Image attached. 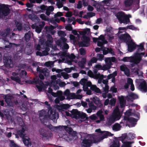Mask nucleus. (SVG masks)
I'll use <instances>...</instances> for the list:
<instances>
[{"mask_svg": "<svg viewBox=\"0 0 147 147\" xmlns=\"http://www.w3.org/2000/svg\"><path fill=\"white\" fill-rule=\"evenodd\" d=\"M3 62L6 67L11 68L13 67V63L10 57H4L3 58Z\"/></svg>", "mask_w": 147, "mask_h": 147, "instance_id": "nucleus-16", "label": "nucleus"}, {"mask_svg": "<svg viewBox=\"0 0 147 147\" xmlns=\"http://www.w3.org/2000/svg\"><path fill=\"white\" fill-rule=\"evenodd\" d=\"M70 93H69V91L68 89L66 90L63 93V95L67 97V98L69 95V94Z\"/></svg>", "mask_w": 147, "mask_h": 147, "instance_id": "nucleus-61", "label": "nucleus"}, {"mask_svg": "<svg viewBox=\"0 0 147 147\" xmlns=\"http://www.w3.org/2000/svg\"><path fill=\"white\" fill-rule=\"evenodd\" d=\"M116 16L120 23H123L125 24H127L129 22V18L131 17L130 15H126L122 12L118 13Z\"/></svg>", "mask_w": 147, "mask_h": 147, "instance_id": "nucleus-5", "label": "nucleus"}, {"mask_svg": "<svg viewBox=\"0 0 147 147\" xmlns=\"http://www.w3.org/2000/svg\"><path fill=\"white\" fill-rule=\"evenodd\" d=\"M121 127L119 124L115 123L113 127V129L115 131H117L119 130Z\"/></svg>", "mask_w": 147, "mask_h": 147, "instance_id": "nucleus-41", "label": "nucleus"}, {"mask_svg": "<svg viewBox=\"0 0 147 147\" xmlns=\"http://www.w3.org/2000/svg\"><path fill=\"white\" fill-rule=\"evenodd\" d=\"M80 82L82 85H85L87 84L88 86H90L91 85V82L90 81H88L85 78L82 79Z\"/></svg>", "mask_w": 147, "mask_h": 147, "instance_id": "nucleus-32", "label": "nucleus"}, {"mask_svg": "<svg viewBox=\"0 0 147 147\" xmlns=\"http://www.w3.org/2000/svg\"><path fill=\"white\" fill-rule=\"evenodd\" d=\"M116 58L114 57H107L105 59V61L106 63L111 66L112 65V62H115L116 61Z\"/></svg>", "mask_w": 147, "mask_h": 147, "instance_id": "nucleus-26", "label": "nucleus"}, {"mask_svg": "<svg viewBox=\"0 0 147 147\" xmlns=\"http://www.w3.org/2000/svg\"><path fill=\"white\" fill-rule=\"evenodd\" d=\"M71 113V116L76 119H78L79 114L80 112L78 111L77 109H73L70 111Z\"/></svg>", "mask_w": 147, "mask_h": 147, "instance_id": "nucleus-29", "label": "nucleus"}, {"mask_svg": "<svg viewBox=\"0 0 147 147\" xmlns=\"http://www.w3.org/2000/svg\"><path fill=\"white\" fill-rule=\"evenodd\" d=\"M32 27L33 29H36V31L37 33H39L41 30V27L37 26L36 24L32 25Z\"/></svg>", "mask_w": 147, "mask_h": 147, "instance_id": "nucleus-39", "label": "nucleus"}, {"mask_svg": "<svg viewBox=\"0 0 147 147\" xmlns=\"http://www.w3.org/2000/svg\"><path fill=\"white\" fill-rule=\"evenodd\" d=\"M48 38V40L46 45V49L44 51L42 52V54L39 52H36V55H37L42 56L43 55H46L48 54V52L50 50L48 47H51V46L52 43L53 42V39L51 36L50 35H49Z\"/></svg>", "mask_w": 147, "mask_h": 147, "instance_id": "nucleus-8", "label": "nucleus"}, {"mask_svg": "<svg viewBox=\"0 0 147 147\" xmlns=\"http://www.w3.org/2000/svg\"><path fill=\"white\" fill-rule=\"evenodd\" d=\"M9 9L5 5H0V18L7 16L9 13Z\"/></svg>", "mask_w": 147, "mask_h": 147, "instance_id": "nucleus-10", "label": "nucleus"}, {"mask_svg": "<svg viewBox=\"0 0 147 147\" xmlns=\"http://www.w3.org/2000/svg\"><path fill=\"white\" fill-rule=\"evenodd\" d=\"M24 130L23 129L22 132L20 133H19V134L20 135V137L22 138L24 144L28 146H30L31 145V142L30 140L28 137L26 136L24 133Z\"/></svg>", "mask_w": 147, "mask_h": 147, "instance_id": "nucleus-13", "label": "nucleus"}, {"mask_svg": "<svg viewBox=\"0 0 147 147\" xmlns=\"http://www.w3.org/2000/svg\"><path fill=\"white\" fill-rule=\"evenodd\" d=\"M48 116L49 118L55 122H56L58 118V113L51 109L49 110Z\"/></svg>", "mask_w": 147, "mask_h": 147, "instance_id": "nucleus-15", "label": "nucleus"}, {"mask_svg": "<svg viewBox=\"0 0 147 147\" xmlns=\"http://www.w3.org/2000/svg\"><path fill=\"white\" fill-rule=\"evenodd\" d=\"M51 81L50 86L53 88L54 89L56 90L59 88V87L57 85L58 84L59 86L63 87L66 85L65 83L64 82H61L60 79L56 80L57 78L55 75H53L51 76Z\"/></svg>", "mask_w": 147, "mask_h": 147, "instance_id": "nucleus-6", "label": "nucleus"}, {"mask_svg": "<svg viewBox=\"0 0 147 147\" xmlns=\"http://www.w3.org/2000/svg\"><path fill=\"white\" fill-rule=\"evenodd\" d=\"M78 118H81L83 120H85L87 119V115L85 113L80 112Z\"/></svg>", "mask_w": 147, "mask_h": 147, "instance_id": "nucleus-34", "label": "nucleus"}, {"mask_svg": "<svg viewBox=\"0 0 147 147\" xmlns=\"http://www.w3.org/2000/svg\"><path fill=\"white\" fill-rule=\"evenodd\" d=\"M25 37L26 41H28L30 38V33L29 32L25 34Z\"/></svg>", "mask_w": 147, "mask_h": 147, "instance_id": "nucleus-55", "label": "nucleus"}, {"mask_svg": "<svg viewBox=\"0 0 147 147\" xmlns=\"http://www.w3.org/2000/svg\"><path fill=\"white\" fill-rule=\"evenodd\" d=\"M104 57V55L102 54H98L97 55V59L99 61H102L103 60Z\"/></svg>", "mask_w": 147, "mask_h": 147, "instance_id": "nucleus-58", "label": "nucleus"}, {"mask_svg": "<svg viewBox=\"0 0 147 147\" xmlns=\"http://www.w3.org/2000/svg\"><path fill=\"white\" fill-rule=\"evenodd\" d=\"M95 69H94V72L95 73L97 72V70H102V66L100 64L96 65L94 67Z\"/></svg>", "mask_w": 147, "mask_h": 147, "instance_id": "nucleus-37", "label": "nucleus"}, {"mask_svg": "<svg viewBox=\"0 0 147 147\" xmlns=\"http://www.w3.org/2000/svg\"><path fill=\"white\" fill-rule=\"evenodd\" d=\"M46 113L44 110H42L40 111L39 112V115L40 117V119L41 120V117H42L44 116L45 114Z\"/></svg>", "mask_w": 147, "mask_h": 147, "instance_id": "nucleus-63", "label": "nucleus"}, {"mask_svg": "<svg viewBox=\"0 0 147 147\" xmlns=\"http://www.w3.org/2000/svg\"><path fill=\"white\" fill-rule=\"evenodd\" d=\"M45 65L47 67H51L53 65V62L52 61L47 62L45 63Z\"/></svg>", "mask_w": 147, "mask_h": 147, "instance_id": "nucleus-50", "label": "nucleus"}, {"mask_svg": "<svg viewBox=\"0 0 147 147\" xmlns=\"http://www.w3.org/2000/svg\"><path fill=\"white\" fill-rule=\"evenodd\" d=\"M61 76H63L64 78L65 79H67L69 78L68 75L65 72H62L61 73Z\"/></svg>", "mask_w": 147, "mask_h": 147, "instance_id": "nucleus-59", "label": "nucleus"}, {"mask_svg": "<svg viewBox=\"0 0 147 147\" xmlns=\"http://www.w3.org/2000/svg\"><path fill=\"white\" fill-rule=\"evenodd\" d=\"M28 18L33 21H35L36 18V16L33 14H29L28 16Z\"/></svg>", "mask_w": 147, "mask_h": 147, "instance_id": "nucleus-56", "label": "nucleus"}, {"mask_svg": "<svg viewBox=\"0 0 147 147\" xmlns=\"http://www.w3.org/2000/svg\"><path fill=\"white\" fill-rule=\"evenodd\" d=\"M97 60V59L95 57L92 58L90 62H89L88 63V64L89 65H91L92 63H95L96 62Z\"/></svg>", "mask_w": 147, "mask_h": 147, "instance_id": "nucleus-48", "label": "nucleus"}, {"mask_svg": "<svg viewBox=\"0 0 147 147\" xmlns=\"http://www.w3.org/2000/svg\"><path fill=\"white\" fill-rule=\"evenodd\" d=\"M90 89L97 93H100V89L97 88L96 86L94 85H90Z\"/></svg>", "mask_w": 147, "mask_h": 147, "instance_id": "nucleus-36", "label": "nucleus"}, {"mask_svg": "<svg viewBox=\"0 0 147 147\" xmlns=\"http://www.w3.org/2000/svg\"><path fill=\"white\" fill-rule=\"evenodd\" d=\"M107 31L108 32V35L109 36L110 38L111 39L113 38V36H109L110 34L109 33H112V32L111 28L109 27H107Z\"/></svg>", "mask_w": 147, "mask_h": 147, "instance_id": "nucleus-51", "label": "nucleus"}, {"mask_svg": "<svg viewBox=\"0 0 147 147\" xmlns=\"http://www.w3.org/2000/svg\"><path fill=\"white\" fill-rule=\"evenodd\" d=\"M86 60L85 58L82 59L81 61H80L78 63V65L81 68H83L84 67V64L86 62Z\"/></svg>", "mask_w": 147, "mask_h": 147, "instance_id": "nucleus-43", "label": "nucleus"}, {"mask_svg": "<svg viewBox=\"0 0 147 147\" xmlns=\"http://www.w3.org/2000/svg\"><path fill=\"white\" fill-rule=\"evenodd\" d=\"M119 38L122 41H127V42L128 51L129 52L133 51L136 49V45L131 40V37L128 34H122L119 37Z\"/></svg>", "mask_w": 147, "mask_h": 147, "instance_id": "nucleus-2", "label": "nucleus"}, {"mask_svg": "<svg viewBox=\"0 0 147 147\" xmlns=\"http://www.w3.org/2000/svg\"><path fill=\"white\" fill-rule=\"evenodd\" d=\"M90 99L92 100L96 105L99 106L102 105L101 101L96 96H94L93 97L90 98Z\"/></svg>", "mask_w": 147, "mask_h": 147, "instance_id": "nucleus-28", "label": "nucleus"}, {"mask_svg": "<svg viewBox=\"0 0 147 147\" xmlns=\"http://www.w3.org/2000/svg\"><path fill=\"white\" fill-rule=\"evenodd\" d=\"M82 96L81 94H76L74 93H70L69 95L68 99H81L82 98Z\"/></svg>", "mask_w": 147, "mask_h": 147, "instance_id": "nucleus-22", "label": "nucleus"}, {"mask_svg": "<svg viewBox=\"0 0 147 147\" xmlns=\"http://www.w3.org/2000/svg\"><path fill=\"white\" fill-rule=\"evenodd\" d=\"M88 105L90 108L92 110H95L96 109V107L92 103L90 102L88 103Z\"/></svg>", "mask_w": 147, "mask_h": 147, "instance_id": "nucleus-54", "label": "nucleus"}, {"mask_svg": "<svg viewBox=\"0 0 147 147\" xmlns=\"http://www.w3.org/2000/svg\"><path fill=\"white\" fill-rule=\"evenodd\" d=\"M101 50L103 51V53L104 55L107 54L108 53H110L112 55L115 54L114 51L111 49H109L102 47H101Z\"/></svg>", "mask_w": 147, "mask_h": 147, "instance_id": "nucleus-25", "label": "nucleus"}, {"mask_svg": "<svg viewBox=\"0 0 147 147\" xmlns=\"http://www.w3.org/2000/svg\"><path fill=\"white\" fill-rule=\"evenodd\" d=\"M10 32L9 29H7L5 31L1 33V35L2 37H4L7 36V35L9 34Z\"/></svg>", "mask_w": 147, "mask_h": 147, "instance_id": "nucleus-42", "label": "nucleus"}, {"mask_svg": "<svg viewBox=\"0 0 147 147\" xmlns=\"http://www.w3.org/2000/svg\"><path fill=\"white\" fill-rule=\"evenodd\" d=\"M145 54L144 53H139V52H138V51H136V52L134 54V56L135 57V58H138L139 57L140 58V61L141 60V56L142 55H144Z\"/></svg>", "mask_w": 147, "mask_h": 147, "instance_id": "nucleus-38", "label": "nucleus"}, {"mask_svg": "<svg viewBox=\"0 0 147 147\" xmlns=\"http://www.w3.org/2000/svg\"><path fill=\"white\" fill-rule=\"evenodd\" d=\"M129 29H131L133 30H138V29L136 27H135L133 25H130L128 26L127 27Z\"/></svg>", "mask_w": 147, "mask_h": 147, "instance_id": "nucleus-62", "label": "nucleus"}, {"mask_svg": "<svg viewBox=\"0 0 147 147\" xmlns=\"http://www.w3.org/2000/svg\"><path fill=\"white\" fill-rule=\"evenodd\" d=\"M26 74V72L22 70H20L17 73H13V76L11 77V79L19 83L22 84V82L24 81V78Z\"/></svg>", "mask_w": 147, "mask_h": 147, "instance_id": "nucleus-3", "label": "nucleus"}, {"mask_svg": "<svg viewBox=\"0 0 147 147\" xmlns=\"http://www.w3.org/2000/svg\"><path fill=\"white\" fill-rule=\"evenodd\" d=\"M59 55L61 56V58L62 59L63 61H64L65 59H67L68 57L72 60V61L76 63L77 62V59H78V57H76L73 54L70 55H68L65 52H63L59 53Z\"/></svg>", "mask_w": 147, "mask_h": 147, "instance_id": "nucleus-9", "label": "nucleus"}, {"mask_svg": "<svg viewBox=\"0 0 147 147\" xmlns=\"http://www.w3.org/2000/svg\"><path fill=\"white\" fill-rule=\"evenodd\" d=\"M140 2V0H125L124 4L126 7H128L133 5H138Z\"/></svg>", "mask_w": 147, "mask_h": 147, "instance_id": "nucleus-18", "label": "nucleus"}, {"mask_svg": "<svg viewBox=\"0 0 147 147\" xmlns=\"http://www.w3.org/2000/svg\"><path fill=\"white\" fill-rule=\"evenodd\" d=\"M121 140L123 143L121 147H131V143L127 140H123L121 138Z\"/></svg>", "mask_w": 147, "mask_h": 147, "instance_id": "nucleus-33", "label": "nucleus"}, {"mask_svg": "<svg viewBox=\"0 0 147 147\" xmlns=\"http://www.w3.org/2000/svg\"><path fill=\"white\" fill-rule=\"evenodd\" d=\"M65 3V0H57L56 4L59 8L63 7V4Z\"/></svg>", "mask_w": 147, "mask_h": 147, "instance_id": "nucleus-35", "label": "nucleus"}, {"mask_svg": "<svg viewBox=\"0 0 147 147\" xmlns=\"http://www.w3.org/2000/svg\"><path fill=\"white\" fill-rule=\"evenodd\" d=\"M93 40L94 42H97V45L98 46H102L104 44L107 43V41L105 40L104 36L103 35H100L98 38H93Z\"/></svg>", "mask_w": 147, "mask_h": 147, "instance_id": "nucleus-14", "label": "nucleus"}, {"mask_svg": "<svg viewBox=\"0 0 147 147\" xmlns=\"http://www.w3.org/2000/svg\"><path fill=\"white\" fill-rule=\"evenodd\" d=\"M63 16V14L62 12H58L57 13L55 14V19L56 22L59 23L60 22V20L57 18L58 17H60Z\"/></svg>", "mask_w": 147, "mask_h": 147, "instance_id": "nucleus-40", "label": "nucleus"}, {"mask_svg": "<svg viewBox=\"0 0 147 147\" xmlns=\"http://www.w3.org/2000/svg\"><path fill=\"white\" fill-rule=\"evenodd\" d=\"M111 67V66L110 65L106 64V65H105L102 66V70H107L110 69Z\"/></svg>", "mask_w": 147, "mask_h": 147, "instance_id": "nucleus-49", "label": "nucleus"}, {"mask_svg": "<svg viewBox=\"0 0 147 147\" xmlns=\"http://www.w3.org/2000/svg\"><path fill=\"white\" fill-rule=\"evenodd\" d=\"M136 82L139 84L138 88L141 91L144 92L147 91V85L146 82L143 79H136Z\"/></svg>", "mask_w": 147, "mask_h": 147, "instance_id": "nucleus-12", "label": "nucleus"}, {"mask_svg": "<svg viewBox=\"0 0 147 147\" xmlns=\"http://www.w3.org/2000/svg\"><path fill=\"white\" fill-rule=\"evenodd\" d=\"M58 35L61 36H66V34L64 32L62 31H59L58 32Z\"/></svg>", "mask_w": 147, "mask_h": 147, "instance_id": "nucleus-60", "label": "nucleus"}, {"mask_svg": "<svg viewBox=\"0 0 147 147\" xmlns=\"http://www.w3.org/2000/svg\"><path fill=\"white\" fill-rule=\"evenodd\" d=\"M40 18L43 20H48V18L44 14H41L40 16Z\"/></svg>", "mask_w": 147, "mask_h": 147, "instance_id": "nucleus-64", "label": "nucleus"}, {"mask_svg": "<svg viewBox=\"0 0 147 147\" xmlns=\"http://www.w3.org/2000/svg\"><path fill=\"white\" fill-rule=\"evenodd\" d=\"M117 74V72L116 71H115L112 74H110L109 75L107 76V79L109 80L111 78H113Z\"/></svg>", "mask_w": 147, "mask_h": 147, "instance_id": "nucleus-46", "label": "nucleus"}, {"mask_svg": "<svg viewBox=\"0 0 147 147\" xmlns=\"http://www.w3.org/2000/svg\"><path fill=\"white\" fill-rule=\"evenodd\" d=\"M140 59L139 57L136 58L133 57H123L121 61L124 62H130L138 63L140 62Z\"/></svg>", "mask_w": 147, "mask_h": 147, "instance_id": "nucleus-11", "label": "nucleus"}, {"mask_svg": "<svg viewBox=\"0 0 147 147\" xmlns=\"http://www.w3.org/2000/svg\"><path fill=\"white\" fill-rule=\"evenodd\" d=\"M52 95L55 97H58L61 101L65 99V97L63 95L62 92L60 91H58L56 93L52 92Z\"/></svg>", "mask_w": 147, "mask_h": 147, "instance_id": "nucleus-21", "label": "nucleus"}, {"mask_svg": "<svg viewBox=\"0 0 147 147\" xmlns=\"http://www.w3.org/2000/svg\"><path fill=\"white\" fill-rule=\"evenodd\" d=\"M40 133L41 136L43 138H48L52 136V134L50 132L42 129L40 130Z\"/></svg>", "mask_w": 147, "mask_h": 147, "instance_id": "nucleus-20", "label": "nucleus"}, {"mask_svg": "<svg viewBox=\"0 0 147 147\" xmlns=\"http://www.w3.org/2000/svg\"><path fill=\"white\" fill-rule=\"evenodd\" d=\"M120 68L121 70L124 71L125 74L127 76H129V71L126 65H122L120 66Z\"/></svg>", "mask_w": 147, "mask_h": 147, "instance_id": "nucleus-31", "label": "nucleus"}, {"mask_svg": "<svg viewBox=\"0 0 147 147\" xmlns=\"http://www.w3.org/2000/svg\"><path fill=\"white\" fill-rule=\"evenodd\" d=\"M118 98L119 100L120 107L122 108H123L125 106L126 103L125 101L123 96H118Z\"/></svg>", "mask_w": 147, "mask_h": 147, "instance_id": "nucleus-30", "label": "nucleus"}, {"mask_svg": "<svg viewBox=\"0 0 147 147\" xmlns=\"http://www.w3.org/2000/svg\"><path fill=\"white\" fill-rule=\"evenodd\" d=\"M138 96L137 95L131 93L127 96L126 99L127 100L132 101L134 99L138 98Z\"/></svg>", "mask_w": 147, "mask_h": 147, "instance_id": "nucleus-27", "label": "nucleus"}, {"mask_svg": "<svg viewBox=\"0 0 147 147\" xmlns=\"http://www.w3.org/2000/svg\"><path fill=\"white\" fill-rule=\"evenodd\" d=\"M90 32V29L86 28L83 31L81 32L80 33V34L84 36L85 34H88ZM82 41L80 43V46L84 47H87L89 46L90 39L88 37L83 36L82 38Z\"/></svg>", "mask_w": 147, "mask_h": 147, "instance_id": "nucleus-7", "label": "nucleus"}, {"mask_svg": "<svg viewBox=\"0 0 147 147\" xmlns=\"http://www.w3.org/2000/svg\"><path fill=\"white\" fill-rule=\"evenodd\" d=\"M134 138V134L132 133H129L128 134H123L121 137V138L123 140L127 141L129 140L133 139Z\"/></svg>", "mask_w": 147, "mask_h": 147, "instance_id": "nucleus-19", "label": "nucleus"}, {"mask_svg": "<svg viewBox=\"0 0 147 147\" xmlns=\"http://www.w3.org/2000/svg\"><path fill=\"white\" fill-rule=\"evenodd\" d=\"M116 102V99L113 98L110 100L109 104L111 106H114Z\"/></svg>", "mask_w": 147, "mask_h": 147, "instance_id": "nucleus-53", "label": "nucleus"}, {"mask_svg": "<svg viewBox=\"0 0 147 147\" xmlns=\"http://www.w3.org/2000/svg\"><path fill=\"white\" fill-rule=\"evenodd\" d=\"M10 97L7 95L5 97V101L8 105H10Z\"/></svg>", "mask_w": 147, "mask_h": 147, "instance_id": "nucleus-57", "label": "nucleus"}, {"mask_svg": "<svg viewBox=\"0 0 147 147\" xmlns=\"http://www.w3.org/2000/svg\"><path fill=\"white\" fill-rule=\"evenodd\" d=\"M128 121L129 123H130V127H133L136 124L135 123L136 120L134 118L131 119L130 120H129Z\"/></svg>", "mask_w": 147, "mask_h": 147, "instance_id": "nucleus-44", "label": "nucleus"}, {"mask_svg": "<svg viewBox=\"0 0 147 147\" xmlns=\"http://www.w3.org/2000/svg\"><path fill=\"white\" fill-rule=\"evenodd\" d=\"M131 110H129L127 111L125 113V116L124 117V119L125 120H128V118L127 117H128L131 115Z\"/></svg>", "mask_w": 147, "mask_h": 147, "instance_id": "nucleus-45", "label": "nucleus"}, {"mask_svg": "<svg viewBox=\"0 0 147 147\" xmlns=\"http://www.w3.org/2000/svg\"><path fill=\"white\" fill-rule=\"evenodd\" d=\"M34 82L37 84H39V86L37 85L36 86L39 91H41L42 87L44 85L43 83L41 81L39 80V79L37 78L34 79Z\"/></svg>", "mask_w": 147, "mask_h": 147, "instance_id": "nucleus-23", "label": "nucleus"}, {"mask_svg": "<svg viewBox=\"0 0 147 147\" xmlns=\"http://www.w3.org/2000/svg\"><path fill=\"white\" fill-rule=\"evenodd\" d=\"M96 132H100L103 137L101 139L99 138L96 136H92L86 133H81L80 135L82 138H86L82 142V145L85 147H89L91 146L93 142L96 143L99 142L108 136H111L112 134L110 132L107 131H101L100 129L96 130Z\"/></svg>", "mask_w": 147, "mask_h": 147, "instance_id": "nucleus-1", "label": "nucleus"}, {"mask_svg": "<svg viewBox=\"0 0 147 147\" xmlns=\"http://www.w3.org/2000/svg\"><path fill=\"white\" fill-rule=\"evenodd\" d=\"M110 147H119V142L117 141H114Z\"/></svg>", "mask_w": 147, "mask_h": 147, "instance_id": "nucleus-47", "label": "nucleus"}, {"mask_svg": "<svg viewBox=\"0 0 147 147\" xmlns=\"http://www.w3.org/2000/svg\"><path fill=\"white\" fill-rule=\"evenodd\" d=\"M82 4L81 1H78V4L75 6V7L78 9H80L82 7Z\"/></svg>", "mask_w": 147, "mask_h": 147, "instance_id": "nucleus-52", "label": "nucleus"}, {"mask_svg": "<svg viewBox=\"0 0 147 147\" xmlns=\"http://www.w3.org/2000/svg\"><path fill=\"white\" fill-rule=\"evenodd\" d=\"M37 71L40 73L39 77L41 79H43L44 78V76L41 74H43L46 76H48L49 75V71L46 68L41 70L39 67H38L37 69Z\"/></svg>", "mask_w": 147, "mask_h": 147, "instance_id": "nucleus-17", "label": "nucleus"}, {"mask_svg": "<svg viewBox=\"0 0 147 147\" xmlns=\"http://www.w3.org/2000/svg\"><path fill=\"white\" fill-rule=\"evenodd\" d=\"M121 116V115L120 112L118 107H116L111 115L107 119L109 124L111 125L115 121L119 120Z\"/></svg>", "mask_w": 147, "mask_h": 147, "instance_id": "nucleus-4", "label": "nucleus"}, {"mask_svg": "<svg viewBox=\"0 0 147 147\" xmlns=\"http://www.w3.org/2000/svg\"><path fill=\"white\" fill-rule=\"evenodd\" d=\"M88 75L91 77L95 78H102L103 76L102 75L99 73H98L94 75L92 72L90 70H89L88 72Z\"/></svg>", "mask_w": 147, "mask_h": 147, "instance_id": "nucleus-24", "label": "nucleus"}]
</instances>
